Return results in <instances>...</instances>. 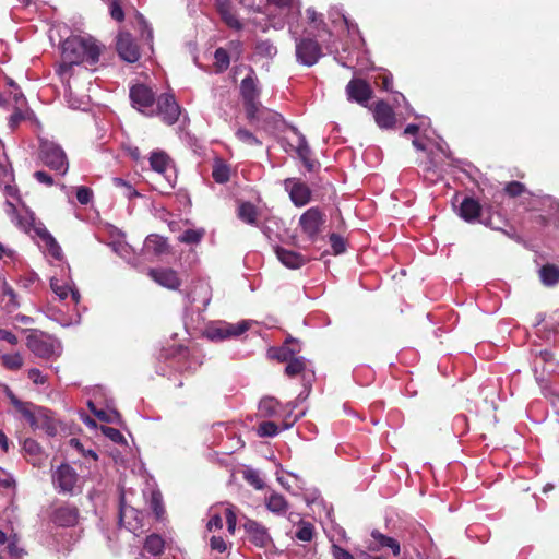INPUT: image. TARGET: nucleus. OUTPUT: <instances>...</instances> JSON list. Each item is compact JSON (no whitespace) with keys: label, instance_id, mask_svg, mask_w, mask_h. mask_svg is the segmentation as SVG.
<instances>
[{"label":"nucleus","instance_id":"nucleus-1","mask_svg":"<svg viewBox=\"0 0 559 559\" xmlns=\"http://www.w3.org/2000/svg\"><path fill=\"white\" fill-rule=\"evenodd\" d=\"M61 50L63 62L57 70L60 75L68 74L75 64L95 66L102 53V47L91 36H71L62 43Z\"/></svg>","mask_w":559,"mask_h":559},{"label":"nucleus","instance_id":"nucleus-2","mask_svg":"<svg viewBox=\"0 0 559 559\" xmlns=\"http://www.w3.org/2000/svg\"><path fill=\"white\" fill-rule=\"evenodd\" d=\"M12 402L34 430H44L50 437L57 435L59 423L53 417V413L50 409L37 407L36 411H32L28 403L21 402L16 399H13Z\"/></svg>","mask_w":559,"mask_h":559},{"label":"nucleus","instance_id":"nucleus-3","mask_svg":"<svg viewBox=\"0 0 559 559\" xmlns=\"http://www.w3.org/2000/svg\"><path fill=\"white\" fill-rule=\"evenodd\" d=\"M40 160L50 169L66 175L69 169V162L62 147L55 142L45 140L40 142L39 152Z\"/></svg>","mask_w":559,"mask_h":559},{"label":"nucleus","instance_id":"nucleus-4","mask_svg":"<svg viewBox=\"0 0 559 559\" xmlns=\"http://www.w3.org/2000/svg\"><path fill=\"white\" fill-rule=\"evenodd\" d=\"M240 95L243 100L247 119L248 121H253L259 112L260 102L258 98L260 90L258 88V80L254 76V70L252 68H250V74L240 83Z\"/></svg>","mask_w":559,"mask_h":559},{"label":"nucleus","instance_id":"nucleus-5","mask_svg":"<svg viewBox=\"0 0 559 559\" xmlns=\"http://www.w3.org/2000/svg\"><path fill=\"white\" fill-rule=\"evenodd\" d=\"M325 222V213L319 206H313L301 214L298 225L306 237L316 242Z\"/></svg>","mask_w":559,"mask_h":559},{"label":"nucleus","instance_id":"nucleus-6","mask_svg":"<svg viewBox=\"0 0 559 559\" xmlns=\"http://www.w3.org/2000/svg\"><path fill=\"white\" fill-rule=\"evenodd\" d=\"M129 97L133 108L147 117H154L153 107L157 97L150 86L143 83L132 85Z\"/></svg>","mask_w":559,"mask_h":559},{"label":"nucleus","instance_id":"nucleus-7","mask_svg":"<svg viewBox=\"0 0 559 559\" xmlns=\"http://www.w3.org/2000/svg\"><path fill=\"white\" fill-rule=\"evenodd\" d=\"M295 53L297 61L306 67L314 66L323 56L318 40L309 37L296 38Z\"/></svg>","mask_w":559,"mask_h":559},{"label":"nucleus","instance_id":"nucleus-8","mask_svg":"<svg viewBox=\"0 0 559 559\" xmlns=\"http://www.w3.org/2000/svg\"><path fill=\"white\" fill-rule=\"evenodd\" d=\"M153 112L154 117L158 116L165 124L173 126L178 121L181 108L173 94L163 93L157 97Z\"/></svg>","mask_w":559,"mask_h":559},{"label":"nucleus","instance_id":"nucleus-9","mask_svg":"<svg viewBox=\"0 0 559 559\" xmlns=\"http://www.w3.org/2000/svg\"><path fill=\"white\" fill-rule=\"evenodd\" d=\"M79 480V474L69 464H61L52 474V484L62 495H75Z\"/></svg>","mask_w":559,"mask_h":559},{"label":"nucleus","instance_id":"nucleus-10","mask_svg":"<svg viewBox=\"0 0 559 559\" xmlns=\"http://www.w3.org/2000/svg\"><path fill=\"white\" fill-rule=\"evenodd\" d=\"M50 521L58 527H74L80 523V509L68 501L56 506L50 515Z\"/></svg>","mask_w":559,"mask_h":559},{"label":"nucleus","instance_id":"nucleus-11","mask_svg":"<svg viewBox=\"0 0 559 559\" xmlns=\"http://www.w3.org/2000/svg\"><path fill=\"white\" fill-rule=\"evenodd\" d=\"M248 329L249 325L245 321L237 324L217 322L209 325L205 329L204 335L213 342H219L230 337L239 336L242 333H245Z\"/></svg>","mask_w":559,"mask_h":559},{"label":"nucleus","instance_id":"nucleus-12","mask_svg":"<svg viewBox=\"0 0 559 559\" xmlns=\"http://www.w3.org/2000/svg\"><path fill=\"white\" fill-rule=\"evenodd\" d=\"M346 94L348 100L367 107L368 102L373 95V91L366 80L354 78L346 85Z\"/></svg>","mask_w":559,"mask_h":559},{"label":"nucleus","instance_id":"nucleus-13","mask_svg":"<svg viewBox=\"0 0 559 559\" xmlns=\"http://www.w3.org/2000/svg\"><path fill=\"white\" fill-rule=\"evenodd\" d=\"M116 49L119 57L129 63L136 62L140 57V48L130 33H120L117 36Z\"/></svg>","mask_w":559,"mask_h":559},{"label":"nucleus","instance_id":"nucleus-14","mask_svg":"<svg viewBox=\"0 0 559 559\" xmlns=\"http://www.w3.org/2000/svg\"><path fill=\"white\" fill-rule=\"evenodd\" d=\"M147 275L159 286L170 290H177L182 284L177 271L170 267H151Z\"/></svg>","mask_w":559,"mask_h":559},{"label":"nucleus","instance_id":"nucleus-15","mask_svg":"<svg viewBox=\"0 0 559 559\" xmlns=\"http://www.w3.org/2000/svg\"><path fill=\"white\" fill-rule=\"evenodd\" d=\"M284 183L286 190L289 191L292 202L297 207L305 206L310 202L311 190L306 183L295 178H287Z\"/></svg>","mask_w":559,"mask_h":559},{"label":"nucleus","instance_id":"nucleus-16","mask_svg":"<svg viewBox=\"0 0 559 559\" xmlns=\"http://www.w3.org/2000/svg\"><path fill=\"white\" fill-rule=\"evenodd\" d=\"M370 110L373 114L377 126L381 129H393L396 124V117L393 108L384 100H378Z\"/></svg>","mask_w":559,"mask_h":559},{"label":"nucleus","instance_id":"nucleus-17","mask_svg":"<svg viewBox=\"0 0 559 559\" xmlns=\"http://www.w3.org/2000/svg\"><path fill=\"white\" fill-rule=\"evenodd\" d=\"M294 134L296 135V141L295 143H289L290 148L297 154L308 171L316 170L319 163L311 158V148L308 145L306 138L296 129H294Z\"/></svg>","mask_w":559,"mask_h":559},{"label":"nucleus","instance_id":"nucleus-18","mask_svg":"<svg viewBox=\"0 0 559 559\" xmlns=\"http://www.w3.org/2000/svg\"><path fill=\"white\" fill-rule=\"evenodd\" d=\"M245 531L250 543L257 547L264 548L269 546L272 538L267 528L254 520H247L243 524Z\"/></svg>","mask_w":559,"mask_h":559},{"label":"nucleus","instance_id":"nucleus-19","mask_svg":"<svg viewBox=\"0 0 559 559\" xmlns=\"http://www.w3.org/2000/svg\"><path fill=\"white\" fill-rule=\"evenodd\" d=\"M143 514L141 511L132 508L121 506L119 510V522L128 531L135 533L142 528Z\"/></svg>","mask_w":559,"mask_h":559},{"label":"nucleus","instance_id":"nucleus-20","mask_svg":"<svg viewBox=\"0 0 559 559\" xmlns=\"http://www.w3.org/2000/svg\"><path fill=\"white\" fill-rule=\"evenodd\" d=\"M299 350L298 341L289 336L281 347L271 348L269 355L281 362H288Z\"/></svg>","mask_w":559,"mask_h":559},{"label":"nucleus","instance_id":"nucleus-21","mask_svg":"<svg viewBox=\"0 0 559 559\" xmlns=\"http://www.w3.org/2000/svg\"><path fill=\"white\" fill-rule=\"evenodd\" d=\"M277 259L288 269H300L309 259L301 253L282 247L275 249Z\"/></svg>","mask_w":559,"mask_h":559},{"label":"nucleus","instance_id":"nucleus-22","mask_svg":"<svg viewBox=\"0 0 559 559\" xmlns=\"http://www.w3.org/2000/svg\"><path fill=\"white\" fill-rule=\"evenodd\" d=\"M480 215H481L480 203L477 200H475L474 198H471V197L464 198L460 205V216L468 223H474L476 221H479Z\"/></svg>","mask_w":559,"mask_h":559},{"label":"nucleus","instance_id":"nucleus-23","mask_svg":"<svg viewBox=\"0 0 559 559\" xmlns=\"http://www.w3.org/2000/svg\"><path fill=\"white\" fill-rule=\"evenodd\" d=\"M216 9L217 12L221 15V19L223 22L230 28L235 31L242 29L243 25L238 20L236 14L231 11V5L229 0H217L216 1Z\"/></svg>","mask_w":559,"mask_h":559},{"label":"nucleus","instance_id":"nucleus-24","mask_svg":"<svg viewBox=\"0 0 559 559\" xmlns=\"http://www.w3.org/2000/svg\"><path fill=\"white\" fill-rule=\"evenodd\" d=\"M23 450L25 452V455L27 456V460L34 466H40L44 460L47 457L41 445L35 439L32 438H26L24 440Z\"/></svg>","mask_w":559,"mask_h":559},{"label":"nucleus","instance_id":"nucleus-25","mask_svg":"<svg viewBox=\"0 0 559 559\" xmlns=\"http://www.w3.org/2000/svg\"><path fill=\"white\" fill-rule=\"evenodd\" d=\"M281 121V116L272 110L263 108L261 104L259 105L258 117L253 121H249L251 124H255L264 130L270 128H276L277 123Z\"/></svg>","mask_w":559,"mask_h":559},{"label":"nucleus","instance_id":"nucleus-26","mask_svg":"<svg viewBox=\"0 0 559 559\" xmlns=\"http://www.w3.org/2000/svg\"><path fill=\"white\" fill-rule=\"evenodd\" d=\"M150 165L154 171L167 177V173L171 169V159L165 152L157 151L151 154Z\"/></svg>","mask_w":559,"mask_h":559},{"label":"nucleus","instance_id":"nucleus-27","mask_svg":"<svg viewBox=\"0 0 559 559\" xmlns=\"http://www.w3.org/2000/svg\"><path fill=\"white\" fill-rule=\"evenodd\" d=\"M27 346L36 356L40 358H48L53 354V345L37 336H29Z\"/></svg>","mask_w":559,"mask_h":559},{"label":"nucleus","instance_id":"nucleus-28","mask_svg":"<svg viewBox=\"0 0 559 559\" xmlns=\"http://www.w3.org/2000/svg\"><path fill=\"white\" fill-rule=\"evenodd\" d=\"M143 549L151 556H160L165 549V540L160 535L153 533L146 537Z\"/></svg>","mask_w":559,"mask_h":559},{"label":"nucleus","instance_id":"nucleus-29","mask_svg":"<svg viewBox=\"0 0 559 559\" xmlns=\"http://www.w3.org/2000/svg\"><path fill=\"white\" fill-rule=\"evenodd\" d=\"M266 508L276 514H285L288 510V502L285 497L281 493L273 492L266 498Z\"/></svg>","mask_w":559,"mask_h":559},{"label":"nucleus","instance_id":"nucleus-30","mask_svg":"<svg viewBox=\"0 0 559 559\" xmlns=\"http://www.w3.org/2000/svg\"><path fill=\"white\" fill-rule=\"evenodd\" d=\"M542 282L547 285H556L559 283V267L554 264H546L539 271Z\"/></svg>","mask_w":559,"mask_h":559},{"label":"nucleus","instance_id":"nucleus-31","mask_svg":"<svg viewBox=\"0 0 559 559\" xmlns=\"http://www.w3.org/2000/svg\"><path fill=\"white\" fill-rule=\"evenodd\" d=\"M281 404L275 397H263L259 403V412L265 417H273L278 414Z\"/></svg>","mask_w":559,"mask_h":559},{"label":"nucleus","instance_id":"nucleus-32","mask_svg":"<svg viewBox=\"0 0 559 559\" xmlns=\"http://www.w3.org/2000/svg\"><path fill=\"white\" fill-rule=\"evenodd\" d=\"M212 177L217 183H226L230 178V168L223 160H216L213 165Z\"/></svg>","mask_w":559,"mask_h":559},{"label":"nucleus","instance_id":"nucleus-33","mask_svg":"<svg viewBox=\"0 0 559 559\" xmlns=\"http://www.w3.org/2000/svg\"><path fill=\"white\" fill-rule=\"evenodd\" d=\"M238 216L245 223L255 225L258 219V212L252 203L245 202L239 206Z\"/></svg>","mask_w":559,"mask_h":559},{"label":"nucleus","instance_id":"nucleus-34","mask_svg":"<svg viewBox=\"0 0 559 559\" xmlns=\"http://www.w3.org/2000/svg\"><path fill=\"white\" fill-rule=\"evenodd\" d=\"M145 246L148 250H152L156 255L165 253L168 249L166 239L158 235H150L145 240Z\"/></svg>","mask_w":559,"mask_h":559},{"label":"nucleus","instance_id":"nucleus-35","mask_svg":"<svg viewBox=\"0 0 559 559\" xmlns=\"http://www.w3.org/2000/svg\"><path fill=\"white\" fill-rule=\"evenodd\" d=\"M371 536L374 540H377L382 547H388L392 550L393 555L397 557L401 552L400 544L396 539L385 536L379 531H373Z\"/></svg>","mask_w":559,"mask_h":559},{"label":"nucleus","instance_id":"nucleus-36","mask_svg":"<svg viewBox=\"0 0 559 559\" xmlns=\"http://www.w3.org/2000/svg\"><path fill=\"white\" fill-rule=\"evenodd\" d=\"M150 508L153 511L156 520L160 521L164 519L166 511L163 503V496L159 491H152Z\"/></svg>","mask_w":559,"mask_h":559},{"label":"nucleus","instance_id":"nucleus-37","mask_svg":"<svg viewBox=\"0 0 559 559\" xmlns=\"http://www.w3.org/2000/svg\"><path fill=\"white\" fill-rule=\"evenodd\" d=\"M214 67L217 73H223L228 69L230 63V57L226 49L217 48L214 52Z\"/></svg>","mask_w":559,"mask_h":559},{"label":"nucleus","instance_id":"nucleus-38","mask_svg":"<svg viewBox=\"0 0 559 559\" xmlns=\"http://www.w3.org/2000/svg\"><path fill=\"white\" fill-rule=\"evenodd\" d=\"M306 369V361L302 357H294L290 359L285 367V374L289 378H294L300 374Z\"/></svg>","mask_w":559,"mask_h":559},{"label":"nucleus","instance_id":"nucleus-39","mask_svg":"<svg viewBox=\"0 0 559 559\" xmlns=\"http://www.w3.org/2000/svg\"><path fill=\"white\" fill-rule=\"evenodd\" d=\"M1 361L8 370H19L23 366V357L19 353L2 355Z\"/></svg>","mask_w":559,"mask_h":559},{"label":"nucleus","instance_id":"nucleus-40","mask_svg":"<svg viewBox=\"0 0 559 559\" xmlns=\"http://www.w3.org/2000/svg\"><path fill=\"white\" fill-rule=\"evenodd\" d=\"M203 236V230L187 229L178 237V241L187 245H197L202 240Z\"/></svg>","mask_w":559,"mask_h":559},{"label":"nucleus","instance_id":"nucleus-41","mask_svg":"<svg viewBox=\"0 0 559 559\" xmlns=\"http://www.w3.org/2000/svg\"><path fill=\"white\" fill-rule=\"evenodd\" d=\"M1 293H2L3 296H8L9 297V301L7 304V308L12 310V309H16V308L20 307V304L17 301V296H16L14 289L12 288V286L5 280H2Z\"/></svg>","mask_w":559,"mask_h":559},{"label":"nucleus","instance_id":"nucleus-42","mask_svg":"<svg viewBox=\"0 0 559 559\" xmlns=\"http://www.w3.org/2000/svg\"><path fill=\"white\" fill-rule=\"evenodd\" d=\"M236 138L249 145V146H260L262 144V142L252 133L250 132L249 130L247 129H238L237 132H236Z\"/></svg>","mask_w":559,"mask_h":559},{"label":"nucleus","instance_id":"nucleus-43","mask_svg":"<svg viewBox=\"0 0 559 559\" xmlns=\"http://www.w3.org/2000/svg\"><path fill=\"white\" fill-rule=\"evenodd\" d=\"M112 183L116 188L121 189L123 191L124 197H127L128 199H132L140 195V193L132 187V185L122 178H112Z\"/></svg>","mask_w":559,"mask_h":559},{"label":"nucleus","instance_id":"nucleus-44","mask_svg":"<svg viewBox=\"0 0 559 559\" xmlns=\"http://www.w3.org/2000/svg\"><path fill=\"white\" fill-rule=\"evenodd\" d=\"M255 52L265 58H272L276 55L277 49L270 40H262L255 45Z\"/></svg>","mask_w":559,"mask_h":559},{"label":"nucleus","instance_id":"nucleus-45","mask_svg":"<svg viewBox=\"0 0 559 559\" xmlns=\"http://www.w3.org/2000/svg\"><path fill=\"white\" fill-rule=\"evenodd\" d=\"M503 191L510 198H518L526 192V187L520 181H510L504 186Z\"/></svg>","mask_w":559,"mask_h":559},{"label":"nucleus","instance_id":"nucleus-46","mask_svg":"<svg viewBox=\"0 0 559 559\" xmlns=\"http://www.w3.org/2000/svg\"><path fill=\"white\" fill-rule=\"evenodd\" d=\"M257 432L260 437H274L278 433V426L274 421H262Z\"/></svg>","mask_w":559,"mask_h":559},{"label":"nucleus","instance_id":"nucleus-47","mask_svg":"<svg viewBox=\"0 0 559 559\" xmlns=\"http://www.w3.org/2000/svg\"><path fill=\"white\" fill-rule=\"evenodd\" d=\"M29 226L43 241H46L49 237L52 236L45 227L44 223L37 221L33 215H31Z\"/></svg>","mask_w":559,"mask_h":559},{"label":"nucleus","instance_id":"nucleus-48","mask_svg":"<svg viewBox=\"0 0 559 559\" xmlns=\"http://www.w3.org/2000/svg\"><path fill=\"white\" fill-rule=\"evenodd\" d=\"M313 533H314L313 524H311L309 522H307V523L304 522L295 535L299 540L310 542L313 538Z\"/></svg>","mask_w":559,"mask_h":559},{"label":"nucleus","instance_id":"nucleus-49","mask_svg":"<svg viewBox=\"0 0 559 559\" xmlns=\"http://www.w3.org/2000/svg\"><path fill=\"white\" fill-rule=\"evenodd\" d=\"M331 248L334 254H341L346 251V242L342 236L338 234L332 233L329 237Z\"/></svg>","mask_w":559,"mask_h":559},{"label":"nucleus","instance_id":"nucleus-50","mask_svg":"<svg viewBox=\"0 0 559 559\" xmlns=\"http://www.w3.org/2000/svg\"><path fill=\"white\" fill-rule=\"evenodd\" d=\"M100 430L112 442L118 444L126 443L124 436L118 429L109 426H102Z\"/></svg>","mask_w":559,"mask_h":559},{"label":"nucleus","instance_id":"nucleus-51","mask_svg":"<svg viewBox=\"0 0 559 559\" xmlns=\"http://www.w3.org/2000/svg\"><path fill=\"white\" fill-rule=\"evenodd\" d=\"M44 243L46 245L47 250L51 257H53L56 260L62 259V249L53 236L49 237L46 241H44Z\"/></svg>","mask_w":559,"mask_h":559},{"label":"nucleus","instance_id":"nucleus-52","mask_svg":"<svg viewBox=\"0 0 559 559\" xmlns=\"http://www.w3.org/2000/svg\"><path fill=\"white\" fill-rule=\"evenodd\" d=\"M93 190L85 186H80L76 189V199L78 202L82 205H86L92 201Z\"/></svg>","mask_w":559,"mask_h":559},{"label":"nucleus","instance_id":"nucleus-53","mask_svg":"<svg viewBox=\"0 0 559 559\" xmlns=\"http://www.w3.org/2000/svg\"><path fill=\"white\" fill-rule=\"evenodd\" d=\"M110 16L117 21L122 22L124 20V12L119 0H111L109 4Z\"/></svg>","mask_w":559,"mask_h":559},{"label":"nucleus","instance_id":"nucleus-54","mask_svg":"<svg viewBox=\"0 0 559 559\" xmlns=\"http://www.w3.org/2000/svg\"><path fill=\"white\" fill-rule=\"evenodd\" d=\"M376 85L383 91H391L393 79L391 74H378L374 80Z\"/></svg>","mask_w":559,"mask_h":559},{"label":"nucleus","instance_id":"nucleus-55","mask_svg":"<svg viewBox=\"0 0 559 559\" xmlns=\"http://www.w3.org/2000/svg\"><path fill=\"white\" fill-rule=\"evenodd\" d=\"M306 15L308 21L314 25L316 28H320L321 26H325L322 14H319L314 9L309 8L306 10Z\"/></svg>","mask_w":559,"mask_h":559},{"label":"nucleus","instance_id":"nucleus-56","mask_svg":"<svg viewBox=\"0 0 559 559\" xmlns=\"http://www.w3.org/2000/svg\"><path fill=\"white\" fill-rule=\"evenodd\" d=\"M50 286H51V289L53 290V293L56 295H58V297L61 300H63L68 297L70 287H68L67 285L59 284V282L57 280H55V281L52 280L50 283Z\"/></svg>","mask_w":559,"mask_h":559},{"label":"nucleus","instance_id":"nucleus-57","mask_svg":"<svg viewBox=\"0 0 559 559\" xmlns=\"http://www.w3.org/2000/svg\"><path fill=\"white\" fill-rule=\"evenodd\" d=\"M25 120V115L19 108L10 116L8 126L11 130H15L22 121Z\"/></svg>","mask_w":559,"mask_h":559},{"label":"nucleus","instance_id":"nucleus-58","mask_svg":"<svg viewBox=\"0 0 559 559\" xmlns=\"http://www.w3.org/2000/svg\"><path fill=\"white\" fill-rule=\"evenodd\" d=\"M331 551L334 559H355L349 551L336 544L332 545Z\"/></svg>","mask_w":559,"mask_h":559},{"label":"nucleus","instance_id":"nucleus-59","mask_svg":"<svg viewBox=\"0 0 559 559\" xmlns=\"http://www.w3.org/2000/svg\"><path fill=\"white\" fill-rule=\"evenodd\" d=\"M210 546L212 550L224 552L227 549V543L221 536H212L210 539Z\"/></svg>","mask_w":559,"mask_h":559},{"label":"nucleus","instance_id":"nucleus-60","mask_svg":"<svg viewBox=\"0 0 559 559\" xmlns=\"http://www.w3.org/2000/svg\"><path fill=\"white\" fill-rule=\"evenodd\" d=\"M34 178L48 187H51L53 185V178L44 170H37L34 173Z\"/></svg>","mask_w":559,"mask_h":559},{"label":"nucleus","instance_id":"nucleus-61","mask_svg":"<svg viewBox=\"0 0 559 559\" xmlns=\"http://www.w3.org/2000/svg\"><path fill=\"white\" fill-rule=\"evenodd\" d=\"M28 379H31L35 384H44L46 381L45 377L37 368H32L28 370Z\"/></svg>","mask_w":559,"mask_h":559},{"label":"nucleus","instance_id":"nucleus-62","mask_svg":"<svg viewBox=\"0 0 559 559\" xmlns=\"http://www.w3.org/2000/svg\"><path fill=\"white\" fill-rule=\"evenodd\" d=\"M88 407L91 408V411L93 412V414L102 421H105V423H109L110 421V417L109 415L107 414V412L103 411V409H96L93 402H88Z\"/></svg>","mask_w":559,"mask_h":559},{"label":"nucleus","instance_id":"nucleus-63","mask_svg":"<svg viewBox=\"0 0 559 559\" xmlns=\"http://www.w3.org/2000/svg\"><path fill=\"white\" fill-rule=\"evenodd\" d=\"M0 340L7 341L12 345H15L17 343L16 335L4 329H0Z\"/></svg>","mask_w":559,"mask_h":559},{"label":"nucleus","instance_id":"nucleus-64","mask_svg":"<svg viewBox=\"0 0 559 559\" xmlns=\"http://www.w3.org/2000/svg\"><path fill=\"white\" fill-rule=\"evenodd\" d=\"M213 527H215V528L223 527V520H222L221 515L215 514L210 519V521L207 523V528L211 531Z\"/></svg>","mask_w":559,"mask_h":559}]
</instances>
